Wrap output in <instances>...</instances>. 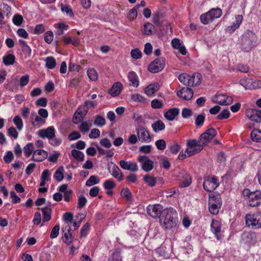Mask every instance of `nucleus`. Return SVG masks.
Returning a JSON list of instances; mask_svg holds the SVG:
<instances>
[{
    "instance_id": "nucleus-1",
    "label": "nucleus",
    "mask_w": 261,
    "mask_h": 261,
    "mask_svg": "<svg viewBox=\"0 0 261 261\" xmlns=\"http://www.w3.org/2000/svg\"><path fill=\"white\" fill-rule=\"evenodd\" d=\"M160 223L165 229L175 227L178 223L176 211L173 208L164 210L160 217Z\"/></svg>"
},
{
    "instance_id": "nucleus-2",
    "label": "nucleus",
    "mask_w": 261,
    "mask_h": 261,
    "mask_svg": "<svg viewBox=\"0 0 261 261\" xmlns=\"http://www.w3.org/2000/svg\"><path fill=\"white\" fill-rule=\"evenodd\" d=\"M201 75L198 73H195L192 75L183 73L178 76V80L181 83L191 87L199 85L201 82Z\"/></svg>"
},
{
    "instance_id": "nucleus-3",
    "label": "nucleus",
    "mask_w": 261,
    "mask_h": 261,
    "mask_svg": "<svg viewBox=\"0 0 261 261\" xmlns=\"http://www.w3.org/2000/svg\"><path fill=\"white\" fill-rule=\"evenodd\" d=\"M243 195L247 199V204L251 207L261 204V192L259 190L251 192L249 189H244Z\"/></svg>"
},
{
    "instance_id": "nucleus-4",
    "label": "nucleus",
    "mask_w": 261,
    "mask_h": 261,
    "mask_svg": "<svg viewBox=\"0 0 261 261\" xmlns=\"http://www.w3.org/2000/svg\"><path fill=\"white\" fill-rule=\"evenodd\" d=\"M137 137L135 135H132V144H135L138 140L142 143H149L151 141V138L149 132L145 127L138 126L136 128Z\"/></svg>"
},
{
    "instance_id": "nucleus-5",
    "label": "nucleus",
    "mask_w": 261,
    "mask_h": 261,
    "mask_svg": "<svg viewBox=\"0 0 261 261\" xmlns=\"http://www.w3.org/2000/svg\"><path fill=\"white\" fill-rule=\"evenodd\" d=\"M242 49L246 52L251 50L255 45L257 41V37L252 32L245 33L242 38Z\"/></svg>"
},
{
    "instance_id": "nucleus-6",
    "label": "nucleus",
    "mask_w": 261,
    "mask_h": 261,
    "mask_svg": "<svg viewBox=\"0 0 261 261\" xmlns=\"http://www.w3.org/2000/svg\"><path fill=\"white\" fill-rule=\"evenodd\" d=\"M245 223L248 227L253 229L261 228V213H249L245 216Z\"/></svg>"
},
{
    "instance_id": "nucleus-7",
    "label": "nucleus",
    "mask_w": 261,
    "mask_h": 261,
    "mask_svg": "<svg viewBox=\"0 0 261 261\" xmlns=\"http://www.w3.org/2000/svg\"><path fill=\"white\" fill-rule=\"evenodd\" d=\"M186 146V151L191 156L198 153L201 151L203 148V145L200 143V140H196L195 139H189L187 140Z\"/></svg>"
},
{
    "instance_id": "nucleus-8",
    "label": "nucleus",
    "mask_w": 261,
    "mask_h": 261,
    "mask_svg": "<svg viewBox=\"0 0 261 261\" xmlns=\"http://www.w3.org/2000/svg\"><path fill=\"white\" fill-rule=\"evenodd\" d=\"M219 184V180L216 177H207L204 179L203 187L205 190L211 192L215 190Z\"/></svg>"
},
{
    "instance_id": "nucleus-9",
    "label": "nucleus",
    "mask_w": 261,
    "mask_h": 261,
    "mask_svg": "<svg viewBox=\"0 0 261 261\" xmlns=\"http://www.w3.org/2000/svg\"><path fill=\"white\" fill-rule=\"evenodd\" d=\"M165 64V61L164 59H156L149 65L148 70L152 73H157L164 68Z\"/></svg>"
},
{
    "instance_id": "nucleus-10",
    "label": "nucleus",
    "mask_w": 261,
    "mask_h": 261,
    "mask_svg": "<svg viewBox=\"0 0 261 261\" xmlns=\"http://www.w3.org/2000/svg\"><path fill=\"white\" fill-rule=\"evenodd\" d=\"M217 135V132L214 128H210L207 129L199 137V140L203 145L208 143Z\"/></svg>"
},
{
    "instance_id": "nucleus-11",
    "label": "nucleus",
    "mask_w": 261,
    "mask_h": 261,
    "mask_svg": "<svg viewBox=\"0 0 261 261\" xmlns=\"http://www.w3.org/2000/svg\"><path fill=\"white\" fill-rule=\"evenodd\" d=\"M163 211V207L160 204L149 205L147 207L148 215L153 218H160Z\"/></svg>"
},
{
    "instance_id": "nucleus-12",
    "label": "nucleus",
    "mask_w": 261,
    "mask_h": 261,
    "mask_svg": "<svg viewBox=\"0 0 261 261\" xmlns=\"http://www.w3.org/2000/svg\"><path fill=\"white\" fill-rule=\"evenodd\" d=\"M212 100L214 103L220 105H228L232 102V98L225 94H219L213 96Z\"/></svg>"
},
{
    "instance_id": "nucleus-13",
    "label": "nucleus",
    "mask_w": 261,
    "mask_h": 261,
    "mask_svg": "<svg viewBox=\"0 0 261 261\" xmlns=\"http://www.w3.org/2000/svg\"><path fill=\"white\" fill-rule=\"evenodd\" d=\"M138 160L141 163L142 168L144 171L149 172L153 168L154 162L147 156H141L139 158Z\"/></svg>"
},
{
    "instance_id": "nucleus-14",
    "label": "nucleus",
    "mask_w": 261,
    "mask_h": 261,
    "mask_svg": "<svg viewBox=\"0 0 261 261\" xmlns=\"http://www.w3.org/2000/svg\"><path fill=\"white\" fill-rule=\"evenodd\" d=\"M88 112V108L85 107H80L75 112L73 117L72 121L74 124H77L83 120L84 117Z\"/></svg>"
},
{
    "instance_id": "nucleus-15",
    "label": "nucleus",
    "mask_w": 261,
    "mask_h": 261,
    "mask_svg": "<svg viewBox=\"0 0 261 261\" xmlns=\"http://www.w3.org/2000/svg\"><path fill=\"white\" fill-rule=\"evenodd\" d=\"M38 136L41 138H45L50 140L55 137V129L54 126H49L46 129H40L38 132Z\"/></svg>"
},
{
    "instance_id": "nucleus-16",
    "label": "nucleus",
    "mask_w": 261,
    "mask_h": 261,
    "mask_svg": "<svg viewBox=\"0 0 261 261\" xmlns=\"http://www.w3.org/2000/svg\"><path fill=\"white\" fill-rule=\"evenodd\" d=\"M172 246L167 248L165 245H161L155 250L156 253L159 256L164 258H169L171 256Z\"/></svg>"
},
{
    "instance_id": "nucleus-17",
    "label": "nucleus",
    "mask_w": 261,
    "mask_h": 261,
    "mask_svg": "<svg viewBox=\"0 0 261 261\" xmlns=\"http://www.w3.org/2000/svg\"><path fill=\"white\" fill-rule=\"evenodd\" d=\"M177 95L185 100H189L193 96V90L188 87H184L177 92Z\"/></svg>"
},
{
    "instance_id": "nucleus-18",
    "label": "nucleus",
    "mask_w": 261,
    "mask_h": 261,
    "mask_svg": "<svg viewBox=\"0 0 261 261\" xmlns=\"http://www.w3.org/2000/svg\"><path fill=\"white\" fill-rule=\"evenodd\" d=\"M247 117L252 121L261 122V110L256 109H249L246 111Z\"/></svg>"
},
{
    "instance_id": "nucleus-19",
    "label": "nucleus",
    "mask_w": 261,
    "mask_h": 261,
    "mask_svg": "<svg viewBox=\"0 0 261 261\" xmlns=\"http://www.w3.org/2000/svg\"><path fill=\"white\" fill-rule=\"evenodd\" d=\"M235 21L231 25L228 26L226 29V31L230 34L233 33L237 29H238L242 23L243 17L242 15H238L235 17Z\"/></svg>"
},
{
    "instance_id": "nucleus-20",
    "label": "nucleus",
    "mask_w": 261,
    "mask_h": 261,
    "mask_svg": "<svg viewBox=\"0 0 261 261\" xmlns=\"http://www.w3.org/2000/svg\"><path fill=\"white\" fill-rule=\"evenodd\" d=\"M109 172L111 175L119 181H121L123 179V174L119 168V167L114 164H112V166L108 168Z\"/></svg>"
},
{
    "instance_id": "nucleus-21",
    "label": "nucleus",
    "mask_w": 261,
    "mask_h": 261,
    "mask_svg": "<svg viewBox=\"0 0 261 261\" xmlns=\"http://www.w3.org/2000/svg\"><path fill=\"white\" fill-rule=\"evenodd\" d=\"M47 151L38 149L34 151L32 160L35 162H42L47 158Z\"/></svg>"
},
{
    "instance_id": "nucleus-22",
    "label": "nucleus",
    "mask_w": 261,
    "mask_h": 261,
    "mask_svg": "<svg viewBox=\"0 0 261 261\" xmlns=\"http://www.w3.org/2000/svg\"><path fill=\"white\" fill-rule=\"evenodd\" d=\"M221 224L218 220L213 219L211 224V229L215 236L218 240L221 239V237L219 235L221 231Z\"/></svg>"
},
{
    "instance_id": "nucleus-23",
    "label": "nucleus",
    "mask_w": 261,
    "mask_h": 261,
    "mask_svg": "<svg viewBox=\"0 0 261 261\" xmlns=\"http://www.w3.org/2000/svg\"><path fill=\"white\" fill-rule=\"evenodd\" d=\"M179 113V109L177 108H174L169 109L166 111L164 114V117L169 121H173Z\"/></svg>"
},
{
    "instance_id": "nucleus-24",
    "label": "nucleus",
    "mask_w": 261,
    "mask_h": 261,
    "mask_svg": "<svg viewBox=\"0 0 261 261\" xmlns=\"http://www.w3.org/2000/svg\"><path fill=\"white\" fill-rule=\"evenodd\" d=\"M158 83H154L148 85L144 90L145 93L148 96H152L159 89Z\"/></svg>"
},
{
    "instance_id": "nucleus-25",
    "label": "nucleus",
    "mask_w": 261,
    "mask_h": 261,
    "mask_svg": "<svg viewBox=\"0 0 261 261\" xmlns=\"http://www.w3.org/2000/svg\"><path fill=\"white\" fill-rule=\"evenodd\" d=\"M122 88V85L120 82L115 83L109 89V93L113 97L118 96L120 93Z\"/></svg>"
},
{
    "instance_id": "nucleus-26",
    "label": "nucleus",
    "mask_w": 261,
    "mask_h": 261,
    "mask_svg": "<svg viewBox=\"0 0 261 261\" xmlns=\"http://www.w3.org/2000/svg\"><path fill=\"white\" fill-rule=\"evenodd\" d=\"M244 240L248 245H253L257 242V236L255 232H249L244 236Z\"/></svg>"
},
{
    "instance_id": "nucleus-27",
    "label": "nucleus",
    "mask_w": 261,
    "mask_h": 261,
    "mask_svg": "<svg viewBox=\"0 0 261 261\" xmlns=\"http://www.w3.org/2000/svg\"><path fill=\"white\" fill-rule=\"evenodd\" d=\"M209 203H211V205L215 204L221 207L222 201L220 195L219 194H210L209 195Z\"/></svg>"
},
{
    "instance_id": "nucleus-28",
    "label": "nucleus",
    "mask_w": 261,
    "mask_h": 261,
    "mask_svg": "<svg viewBox=\"0 0 261 261\" xmlns=\"http://www.w3.org/2000/svg\"><path fill=\"white\" fill-rule=\"evenodd\" d=\"M46 122V120L43 118L39 115H36L34 119L32 118L31 123L34 127H39Z\"/></svg>"
},
{
    "instance_id": "nucleus-29",
    "label": "nucleus",
    "mask_w": 261,
    "mask_h": 261,
    "mask_svg": "<svg viewBox=\"0 0 261 261\" xmlns=\"http://www.w3.org/2000/svg\"><path fill=\"white\" fill-rule=\"evenodd\" d=\"M208 15H210L212 20L214 21L215 19L219 18L222 14V11L220 8H212L208 11Z\"/></svg>"
},
{
    "instance_id": "nucleus-30",
    "label": "nucleus",
    "mask_w": 261,
    "mask_h": 261,
    "mask_svg": "<svg viewBox=\"0 0 261 261\" xmlns=\"http://www.w3.org/2000/svg\"><path fill=\"white\" fill-rule=\"evenodd\" d=\"M43 214V222H45L49 221L51 219V210L49 206H45L41 208Z\"/></svg>"
},
{
    "instance_id": "nucleus-31",
    "label": "nucleus",
    "mask_w": 261,
    "mask_h": 261,
    "mask_svg": "<svg viewBox=\"0 0 261 261\" xmlns=\"http://www.w3.org/2000/svg\"><path fill=\"white\" fill-rule=\"evenodd\" d=\"M152 129L154 132H159L163 130L165 128V125L161 120H158L151 125Z\"/></svg>"
},
{
    "instance_id": "nucleus-32",
    "label": "nucleus",
    "mask_w": 261,
    "mask_h": 261,
    "mask_svg": "<svg viewBox=\"0 0 261 261\" xmlns=\"http://www.w3.org/2000/svg\"><path fill=\"white\" fill-rule=\"evenodd\" d=\"M45 67L48 69H53L57 65L56 60L53 57H47L45 59Z\"/></svg>"
},
{
    "instance_id": "nucleus-33",
    "label": "nucleus",
    "mask_w": 261,
    "mask_h": 261,
    "mask_svg": "<svg viewBox=\"0 0 261 261\" xmlns=\"http://www.w3.org/2000/svg\"><path fill=\"white\" fill-rule=\"evenodd\" d=\"M15 61V57L14 55L12 54H9L3 58V62L6 66L13 65Z\"/></svg>"
},
{
    "instance_id": "nucleus-34",
    "label": "nucleus",
    "mask_w": 261,
    "mask_h": 261,
    "mask_svg": "<svg viewBox=\"0 0 261 261\" xmlns=\"http://www.w3.org/2000/svg\"><path fill=\"white\" fill-rule=\"evenodd\" d=\"M251 138L252 141L256 142H261V131L254 129H253L251 133Z\"/></svg>"
},
{
    "instance_id": "nucleus-35",
    "label": "nucleus",
    "mask_w": 261,
    "mask_h": 261,
    "mask_svg": "<svg viewBox=\"0 0 261 261\" xmlns=\"http://www.w3.org/2000/svg\"><path fill=\"white\" fill-rule=\"evenodd\" d=\"M73 157L79 162H83L84 160V153L78 150L72 149L71 151Z\"/></svg>"
},
{
    "instance_id": "nucleus-36",
    "label": "nucleus",
    "mask_w": 261,
    "mask_h": 261,
    "mask_svg": "<svg viewBox=\"0 0 261 261\" xmlns=\"http://www.w3.org/2000/svg\"><path fill=\"white\" fill-rule=\"evenodd\" d=\"M191 183V178L189 174L185 173L180 180V186L186 187L189 186Z\"/></svg>"
},
{
    "instance_id": "nucleus-37",
    "label": "nucleus",
    "mask_w": 261,
    "mask_h": 261,
    "mask_svg": "<svg viewBox=\"0 0 261 261\" xmlns=\"http://www.w3.org/2000/svg\"><path fill=\"white\" fill-rule=\"evenodd\" d=\"M64 171V167L61 166L55 172L54 177L58 181H61L63 179Z\"/></svg>"
},
{
    "instance_id": "nucleus-38",
    "label": "nucleus",
    "mask_w": 261,
    "mask_h": 261,
    "mask_svg": "<svg viewBox=\"0 0 261 261\" xmlns=\"http://www.w3.org/2000/svg\"><path fill=\"white\" fill-rule=\"evenodd\" d=\"M34 146L32 143H28L24 147V153L26 157H29L32 153L33 154V150Z\"/></svg>"
},
{
    "instance_id": "nucleus-39",
    "label": "nucleus",
    "mask_w": 261,
    "mask_h": 261,
    "mask_svg": "<svg viewBox=\"0 0 261 261\" xmlns=\"http://www.w3.org/2000/svg\"><path fill=\"white\" fill-rule=\"evenodd\" d=\"M144 181L145 183L150 187H153L156 184V179L153 176L147 175L144 177Z\"/></svg>"
},
{
    "instance_id": "nucleus-40",
    "label": "nucleus",
    "mask_w": 261,
    "mask_h": 261,
    "mask_svg": "<svg viewBox=\"0 0 261 261\" xmlns=\"http://www.w3.org/2000/svg\"><path fill=\"white\" fill-rule=\"evenodd\" d=\"M106 124L105 118L100 115L95 116L94 124L97 126H102Z\"/></svg>"
},
{
    "instance_id": "nucleus-41",
    "label": "nucleus",
    "mask_w": 261,
    "mask_h": 261,
    "mask_svg": "<svg viewBox=\"0 0 261 261\" xmlns=\"http://www.w3.org/2000/svg\"><path fill=\"white\" fill-rule=\"evenodd\" d=\"M210 16H211L208 15V12L204 14H202L200 17L201 22L204 24H207L213 21L211 17H210Z\"/></svg>"
},
{
    "instance_id": "nucleus-42",
    "label": "nucleus",
    "mask_w": 261,
    "mask_h": 261,
    "mask_svg": "<svg viewBox=\"0 0 261 261\" xmlns=\"http://www.w3.org/2000/svg\"><path fill=\"white\" fill-rule=\"evenodd\" d=\"M154 30V26L149 22H146L144 25V33L145 35H151Z\"/></svg>"
},
{
    "instance_id": "nucleus-43",
    "label": "nucleus",
    "mask_w": 261,
    "mask_h": 261,
    "mask_svg": "<svg viewBox=\"0 0 261 261\" xmlns=\"http://www.w3.org/2000/svg\"><path fill=\"white\" fill-rule=\"evenodd\" d=\"M108 261H122L120 251L116 250L114 252L112 255L109 257Z\"/></svg>"
},
{
    "instance_id": "nucleus-44",
    "label": "nucleus",
    "mask_w": 261,
    "mask_h": 261,
    "mask_svg": "<svg viewBox=\"0 0 261 261\" xmlns=\"http://www.w3.org/2000/svg\"><path fill=\"white\" fill-rule=\"evenodd\" d=\"M151 107L154 109H161L163 107V102L161 100L154 99L151 101Z\"/></svg>"
},
{
    "instance_id": "nucleus-45",
    "label": "nucleus",
    "mask_w": 261,
    "mask_h": 261,
    "mask_svg": "<svg viewBox=\"0 0 261 261\" xmlns=\"http://www.w3.org/2000/svg\"><path fill=\"white\" fill-rule=\"evenodd\" d=\"M99 182V180L97 177L94 175H92L86 182V185L88 187H91L94 185L97 184Z\"/></svg>"
},
{
    "instance_id": "nucleus-46",
    "label": "nucleus",
    "mask_w": 261,
    "mask_h": 261,
    "mask_svg": "<svg viewBox=\"0 0 261 261\" xmlns=\"http://www.w3.org/2000/svg\"><path fill=\"white\" fill-rule=\"evenodd\" d=\"M87 74L89 78L92 81L97 80L98 75L96 71L93 68L89 69L87 70Z\"/></svg>"
},
{
    "instance_id": "nucleus-47",
    "label": "nucleus",
    "mask_w": 261,
    "mask_h": 261,
    "mask_svg": "<svg viewBox=\"0 0 261 261\" xmlns=\"http://www.w3.org/2000/svg\"><path fill=\"white\" fill-rule=\"evenodd\" d=\"M13 122L18 130H21L23 127V122L19 116H16L13 119Z\"/></svg>"
},
{
    "instance_id": "nucleus-48",
    "label": "nucleus",
    "mask_w": 261,
    "mask_h": 261,
    "mask_svg": "<svg viewBox=\"0 0 261 261\" xmlns=\"http://www.w3.org/2000/svg\"><path fill=\"white\" fill-rule=\"evenodd\" d=\"M87 200L84 195H81L78 199L77 208H82L87 203Z\"/></svg>"
},
{
    "instance_id": "nucleus-49",
    "label": "nucleus",
    "mask_w": 261,
    "mask_h": 261,
    "mask_svg": "<svg viewBox=\"0 0 261 261\" xmlns=\"http://www.w3.org/2000/svg\"><path fill=\"white\" fill-rule=\"evenodd\" d=\"M54 38V34L52 31H49L45 32L44 36V41L48 44L53 41Z\"/></svg>"
},
{
    "instance_id": "nucleus-50",
    "label": "nucleus",
    "mask_w": 261,
    "mask_h": 261,
    "mask_svg": "<svg viewBox=\"0 0 261 261\" xmlns=\"http://www.w3.org/2000/svg\"><path fill=\"white\" fill-rule=\"evenodd\" d=\"M60 230V225L59 224H56L52 229L51 233L50 234V237L51 239L56 238L59 234Z\"/></svg>"
},
{
    "instance_id": "nucleus-51",
    "label": "nucleus",
    "mask_w": 261,
    "mask_h": 261,
    "mask_svg": "<svg viewBox=\"0 0 261 261\" xmlns=\"http://www.w3.org/2000/svg\"><path fill=\"white\" fill-rule=\"evenodd\" d=\"M146 3L145 1H142L140 5H137L135 8L132 9V19L136 18L137 16V9L140 7H144Z\"/></svg>"
},
{
    "instance_id": "nucleus-52",
    "label": "nucleus",
    "mask_w": 261,
    "mask_h": 261,
    "mask_svg": "<svg viewBox=\"0 0 261 261\" xmlns=\"http://www.w3.org/2000/svg\"><path fill=\"white\" fill-rule=\"evenodd\" d=\"M205 120V116L203 114H200L198 115L195 119V125L197 126H201L204 123Z\"/></svg>"
},
{
    "instance_id": "nucleus-53",
    "label": "nucleus",
    "mask_w": 261,
    "mask_h": 261,
    "mask_svg": "<svg viewBox=\"0 0 261 261\" xmlns=\"http://www.w3.org/2000/svg\"><path fill=\"white\" fill-rule=\"evenodd\" d=\"M61 10L62 12H65L70 17H73L74 16L71 7L68 5H61Z\"/></svg>"
},
{
    "instance_id": "nucleus-54",
    "label": "nucleus",
    "mask_w": 261,
    "mask_h": 261,
    "mask_svg": "<svg viewBox=\"0 0 261 261\" xmlns=\"http://www.w3.org/2000/svg\"><path fill=\"white\" fill-rule=\"evenodd\" d=\"M91 126L86 121L82 122L79 126V129L83 133H86L90 130Z\"/></svg>"
},
{
    "instance_id": "nucleus-55",
    "label": "nucleus",
    "mask_w": 261,
    "mask_h": 261,
    "mask_svg": "<svg viewBox=\"0 0 261 261\" xmlns=\"http://www.w3.org/2000/svg\"><path fill=\"white\" fill-rule=\"evenodd\" d=\"M221 206L218 205H211V203H209L208 210L211 214L214 215H216L219 213V210Z\"/></svg>"
},
{
    "instance_id": "nucleus-56",
    "label": "nucleus",
    "mask_w": 261,
    "mask_h": 261,
    "mask_svg": "<svg viewBox=\"0 0 261 261\" xmlns=\"http://www.w3.org/2000/svg\"><path fill=\"white\" fill-rule=\"evenodd\" d=\"M230 116V112L228 110L225 109L223 110L218 115L217 118L218 119L222 120L228 118Z\"/></svg>"
},
{
    "instance_id": "nucleus-57",
    "label": "nucleus",
    "mask_w": 261,
    "mask_h": 261,
    "mask_svg": "<svg viewBox=\"0 0 261 261\" xmlns=\"http://www.w3.org/2000/svg\"><path fill=\"white\" fill-rule=\"evenodd\" d=\"M155 145L159 150H163L165 149L166 143L164 140L160 139L155 142Z\"/></svg>"
},
{
    "instance_id": "nucleus-58",
    "label": "nucleus",
    "mask_w": 261,
    "mask_h": 261,
    "mask_svg": "<svg viewBox=\"0 0 261 261\" xmlns=\"http://www.w3.org/2000/svg\"><path fill=\"white\" fill-rule=\"evenodd\" d=\"M132 85L138 87L139 85V79L138 75L134 72L132 71Z\"/></svg>"
},
{
    "instance_id": "nucleus-59",
    "label": "nucleus",
    "mask_w": 261,
    "mask_h": 261,
    "mask_svg": "<svg viewBox=\"0 0 261 261\" xmlns=\"http://www.w3.org/2000/svg\"><path fill=\"white\" fill-rule=\"evenodd\" d=\"M103 187L106 190H111L115 187V184L113 180L108 179L105 181Z\"/></svg>"
},
{
    "instance_id": "nucleus-60",
    "label": "nucleus",
    "mask_w": 261,
    "mask_h": 261,
    "mask_svg": "<svg viewBox=\"0 0 261 261\" xmlns=\"http://www.w3.org/2000/svg\"><path fill=\"white\" fill-rule=\"evenodd\" d=\"M90 229V224L89 223H85L81 229V237H86L87 235L88 232Z\"/></svg>"
},
{
    "instance_id": "nucleus-61",
    "label": "nucleus",
    "mask_w": 261,
    "mask_h": 261,
    "mask_svg": "<svg viewBox=\"0 0 261 261\" xmlns=\"http://www.w3.org/2000/svg\"><path fill=\"white\" fill-rule=\"evenodd\" d=\"M8 135L11 137L17 139L18 136V133L15 127L11 126L8 129Z\"/></svg>"
},
{
    "instance_id": "nucleus-62",
    "label": "nucleus",
    "mask_w": 261,
    "mask_h": 261,
    "mask_svg": "<svg viewBox=\"0 0 261 261\" xmlns=\"http://www.w3.org/2000/svg\"><path fill=\"white\" fill-rule=\"evenodd\" d=\"M152 146L150 145H145L140 146L139 148V151L140 152L144 153H149L151 152Z\"/></svg>"
},
{
    "instance_id": "nucleus-63",
    "label": "nucleus",
    "mask_w": 261,
    "mask_h": 261,
    "mask_svg": "<svg viewBox=\"0 0 261 261\" xmlns=\"http://www.w3.org/2000/svg\"><path fill=\"white\" fill-rule=\"evenodd\" d=\"M23 17L19 14L15 15L13 18V22L16 25L19 26L21 25L23 21Z\"/></svg>"
},
{
    "instance_id": "nucleus-64",
    "label": "nucleus",
    "mask_w": 261,
    "mask_h": 261,
    "mask_svg": "<svg viewBox=\"0 0 261 261\" xmlns=\"http://www.w3.org/2000/svg\"><path fill=\"white\" fill-rule=\"evenodd\" d=\"M64 220L67 223H69L72 222L73 220V214L70 212H66L64 213L63 216Z\"/></svg>"
}]
</instances>
